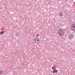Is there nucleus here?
Segmentation results:
<instances>
[{
	"mask_svg": "<svg viewBox=\"0 0 75 75\" xmlns=\"http://www.w3.org/2000/svg\"><path fill=\"white\" fill-rule=\"evenodd\" d=\"M4 33V31H2L0 32V34L1 35L3 34Z\"/></svg>",
	"mask_w": 75,
	"mask_h": 75,
	"instance_id": "nucleus-8",
	"label": "nucleus"
},
{
	"mask_svg": "<svg viewBox=\"0 0 75 75\" xmlns=\"http://www.w3.org/2000/svg\"><path fill=\"white\" fill-rule=\"evenodd\" d=\"M62 14H63L62 12H60L59 13V16L60 17H61L62 16Z\"/></svg>",
	"mask_w": 75,
	"mask_h": 75,
	"instance_id": "nucleus-6",
	"label": "nucleus"
},
{
	"mask_svg": "<svg viewBox=\"0 0 75 75\" xmlns=\"http://www.w3.org/2000/svg\"><path fill=\"white\" fill-rule=\"evenodd\" d=\"M38 36H39V35H37V37H38Z\"/></svg>",
	"mask_w": 75,
	"mask_h": 75,
	"instance_id": "nucleus-12",
	"label": "nucleus"
},
{
	"mask_svg": "<svg viewBox=\"0 0 75 75\" xmlns=\"http://www.w3.org/2000/svg\"><path fill=\"white\" fill-rule=\"evenodd\" d=\"M74 37V35L72 33H70L69 35V38L70 39H72Z\"/></svg>",
	"mask_w": 75,
	"mask_h": 75,
	"instance_id": "nucleus-2",
	"label": "nucleus"
},
{
	"mask_svg": "<svg viewBox=\"0 0 75 75\" xmlns=\"http://www.w3.org/2000/svg\"><path fill=\"white\" fill-rule=\"evenodd\" d=\"M71 28L73 30H75V24H74L72 25Z\"/></svg>",
	"mask_w": 75,
	"mask_h": 75,
	"instance_id": "nucleus-3",
	"label": "nucleus"
},
{
	"mask_svg": "<svg viewBox=\"0 0 75 75\" xmlns=\"http://www.w3.org/2000/svg\"><path fill=\"white\" fill-rule=\"evenodd\" d=\"M36 39V40L39 39H38V38H37Z\"/></svg>",
	"mask_w": 75,
	"mask_h": 75,
	"instance_id": "nucleus-11",
	"label": "nucleus"
},
{
	"mask_svg": "<svg viewBox=\"0 0 75 75\" xmlns=\"http://www.w3.org/2000/svg\"><path fill=\"white\" fill-rule=\"evenodd\" d=\"M3 73V71H0V74H2Z\"/></svg>",
	"mask_w": 75,
	"mask_h": 75,
	"instance_id": "nucleus-10",
	"label": "nucleus"
},
{
	"mask_svg": "<svg viewBox=\"0 0 75 75\" xmlns=\"http://www.w3.org/2000/svg\"><path fill=\"white\" fill-rule=\"evenodd\" d=\"M52 68L53 70H55L56 69V68L55 67H53Z\"/></svg>",
	"mask_w": 75,
	"mask_h": 75,
	"instance_id": "nucleus-9",
	"label": "nucleus"
},
{
	"mask_svg": "<svg viewBox=\"0 0 75 75\" xmlns=\"http://www.w3.org/2000/svg\"><path fill=\"white\" fill-rule=\"evenodd\" d=\"M52 72H53V73H55L57 72L58 71L57 70H54V71H52Z\"/></svg>",
	"mask_w": 75,
	"mask_h": 75,
	"instance_id": "nucleus-7",
	"label": "nucleus"
},
{
	"mask_svg": "<svg viewBox=\"0 0 75 75\" xmlns=\"http://www.w3.org/2000/svg\"><path fill=\"white\" fill-rule=\"evenodd\" d=\"M64 33V32L62 30H60L58 31V34L59 35H60V36H62V35H63Z\"/></svg>",
	"mask_w": 75,
	"mask_h": 75,
	"instance_id": "nucleus-1",
	"label": "nucleus"
},
{
	"mask_svg": "<svg viewBox=\"0 0 75 75\" xmlns=\"http://www.w3.org/2000/svg\"><path fill=\"white\" fill-rule=\"evenodd\" d=\"M74 3H75V1L74 2Z\"/></svg>",
	"mask_w": 75,
	"mask_h": 75,
	"instance_id": "nucleus-13",
	"label": "nucleus"
},
{
	"mask_svg": "<svg viewBox=\"0 0 75 75\" xmlns=\"http://www.w3.org/2000/svg\"><path fill=\"white\" fill-rule=\"evenodd\" d=\"M15 35L17 37H19L20 36V33H15Z\"/></svg>",
	"mask_w": 75,
	"mask_h": 75,
	"instance_id": "nucleus-4",
	"label": "nucleus"
},
{
	"mask_svg": "<svg viewBox=\"0 0 75 75\" xmlns=\"http://www.w3.org/2000/svg\"><path fill=\"white\" fill-rule=\"evenodd\" d=\"M35 42L36 43H38V42H40V40H39V39H37V40H36V39H35Z\"/></svg>",
	"mask_w": 75,
	"mask_h": 75,
	"instance_id": "nucleus-5",
	"label": "nucleus"
}]
</instances>
